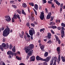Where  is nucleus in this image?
I'll return each instance as SVG.
<instances>
[{"label": "nucleus", "mask_w": 65, "mask_h": 65, "mask_svg": "<svg viewBox=\"0 0 65 65\" xmlns=\"http://www.w3.org/2000/svg\"><path fill=\"white\" fill-rule=\"evenodd\" d=\"M1 31H3V30H4V28L3 27H2L1 28Z\"/></svg>", "instance_id": "nucleus-52"}, {"label": "nucleus", "mask_w": 65, "mask_h": 65, "mask_svg": "<svg viewBox=\"0 0 65 65\" xmlns=\"http://www.w3.org/2000/svg\"><path fill=\"white\" fill-rule=\"evenodd\" d=\"M51 32L52 33H53V34H54V31L53 30H51Z\"/></svg>", "instance_id": "nucleus-64"}, {"label": "nucleus", "mask_w": 65, "mask_h": 65, "mask_svg": "<svg viewBox=\"0 0 65 65\" xmlns=\"http://www.w3.org/2000/svg\"><path fill=\"white\" fill-rule=\"evenodd\" d=\"M47 43H48L49 44H51V43H52V42L51 41L49 40L47 42Z\"/></svg>", "instance_id": "nucleus-44"}, {"label": "nucleus", "mask_w": 65, "mask_h": 65, "mask_svg": "<svg viewBox=\"0 0 65 65\" xmlns=\"http://www.w3.org/2000/svg\"><path fill=\"white\" fill-rule=\"evenodd\" d=\"M48 53L47 52H46L44 54V57H46L48 56Z\"/></svg>", "instance_id": "nucleus-21"}, {"label": "nucleus", "mask_w": 65, "mask_h": 65, "mask_svg": "<svg viewBox=\"0 0 65 65\" xmlns=\"http://www.w3.org/2000/svg\"><path fill=\"white\" fill-rule=\"evenodd\" d=\"M22 14H23L25 15H26V12H25V11L24 10L22 9Z\"/></svg>", "instance_id": "nucleus-19"}, {"label": "nucleus", "mask_w": 65, "mask_h": 65, "mask_svg": "<svg viewBox=\"0 0 65 65\" xmlns=\"http://www.w3.org/2000/svg\"><path fill=\"white\" fill-rule=\"evenodd\" d=\"M5 20L7 21V22H9L11 21V19L10 18V17H9L8 18L6 19H5Z\"/></svg>", "instance_id": "nucleus-24"}, {"label": "nucleus", "mask_w": 65, "mask_h": 65, "mask_svg": "<svg viewBox=\"0 0 65 65\" xmlns=\"http://www.w3.org/2000/svg\"><path fill=\"white\" fill-rule=\"evenodd\" d=\"M13 47V46H12V45L11 44L10 45V49L11 50L12 48Z\"/></svg>", "instance_id": "nucleus-42"}, {"label": "nucleus", "mask_w": 65, "mask_h": 65, "mask_svg": "<svg viewBox=\"0 0 65 65\" xmlns=\"http://www.w3.org/2000/svg\"><path fill=\"white\" fill-rule=\"evenodd\" d=\"M58 41V43L59 44H61V42L60 41V40H59V41Z\"/></svg>", "instance_id": "nucleus-58"}, {"label": "nucleus", "mask_w": 65, "mask_h": 65, "mask_svg": "<svg viewBox=\"0 0 65 65\" xmlns=\"http://www.w3.org/2000/svg\"><path fill=\"white\" fill-rule=\"evenodd\" d=\"M34 7L35 9L36 10H37L38 9V5L37 4L35 5Z\"/></svg>", "instance_id": "nucleus-16"}, {"label": "nucleus", "mask_w": 65, "mask_h": 65, "mask_svg": "<svg viewBox=\"0 0 65 65\" xmlns=\"http://www.w3.org/2000/svg\"><path fill=\"white\" fill-rule=\"evenodd\" d=\"M20 15H19L18 14L17 15V18L18 19H20Z\"/></svg>", "instance_id": "nucleus-41"}, {"label": "nucleus", "mask_w": 65, "mask_h": 65, "mask_svg": "<svg viewBox=\"0 0 65 65\" xmlns=\"http://www.w3.org/2000/svg\"><path fill=\"white\" fill-rule=\"evenodd\" d=\"M50 25L51 26L55 25V23H54V22H52L50 23Z\"/></svg>", "instance_id": "nucleus-27"}, {"label": "nucleus", "mask_w": 65, "mask_h": 65, "mask_svg": "<svg viewBox=\"0 0 65 65\" xmlns=\"http://www.w3.org/2000/svg\"><path fill=\"white\" fill-rule=\"evenodd\" d=\"M48 28H52V29H56L57 27V26H49Z\"/></svg>", "instance_id": "nucleus-15"}, {"label": "nucleus", "mask_w": 65, "mask_h": 65, "mask_svg": "<svg viewBox=\"0 0 65 65\" xmlns=\"http://www.w3.org/2000/svg\"><path fill=\"white\" fill-rule=\"evenodd\" d=\"M17 11L19 14H22V12L19 9L17 10Z\"/></svg>", "instance_id": "nucleus-22"}, {"label": "nucleus", "mask_w": 65, "mask_h": 65, "mask_svg": "<svg viewBox=\"0 0 65 65\" xmlns=\"http://www.w3.org/2000/svg\"><path fill=\"white\" fill-rule=\"evenodd\" d=\"M5 18H9V17H10L9 16H6L5 17Z\"/></svg>", "instance_id": "nucleus-55"}, {"label": "nucleus", "mask_w": 65, "mask_h": 65, "mask_svg": "<svg viewBox=\"0 0 65 65\" xmlns=\"http://www.w3.org/2000/svg\"><path fill=\"white\" fill-rule=\"evenodd\" d=\"M35 59V57L34 56H32L30 58V60L31 61H34Z\"/></svg>", "instance_id": "nucleus-9"}, {"label": "nucleus", "mask_w": 65, "mask_h": 65, "mask_svg": "<svg viewBox=\"0 0 65 65\" xmlns=\"http://www.w3.org/2000/svg\"><path fill=\"white\" fill-rule=\"evenodd\" d=\"M27 9H28V12H29V13H30V9H29V7H28Z\"/></svg>", "instance_id": "nucleus-56"}, {"label": "nucleus", "mask_w": 65, "mask_h": 65, "mask_svg": "<svg viewBox=\"0 0 65 65\" xmlns=\"http://www.w3.org/2000/svg\"><path fill=\"white\" fill-rule=\"evenodd\" d=\"M53 20H54V18H53V17H51L50 20V22L53 21Z\"/></svg>", "instance_id": "nucleus-49"}, {"label": "nucleus", "mask_w": 65, "mask_h": 65, "mask_svg": "<svg viewBox=\"0 0 65 65\" xmlns=\"http://www.w3.org/2000/svg\"><path fill=\"white\" fill-rule=\"evenodd\" d=\"M48 34V38H51V36H52V35H51V34L50 33H48L47 34Z\"/></svg>", "instance_id": "nucleus-20"}, {"label": "nucleus", "mask_w": 65, "mask_h": 65, "mask_svg": "<svg viewBox=\"0 0 65 65\" xmlns=\"http://www.w3.org/2000/svg\"><path fill=\"white\" fill-rule=\"evenodd\" d=\"M13 17V18L14 19H15V20H16V19H17V15H16V14H15Z\"/></svg>", "instance_id": "nucleus-28"}, {"label": "nucleus", "mask_w": 65, "mask_h": 65, "mask_svg": "<svg viewBox=\"0 0 65 65\" xmlns=\"http://www.w3.org/2000/svg\"><path fill=\"white\" fill-rule=\"evenodd\" d=\"M52 7L53 8H55V7L54 6V4H52Z\"/></svg>", "instance_id": "nucleus-54"}, {"label": "nucleus", "mask_w": 65, "mask_h": 65, "mask_svg": "<svg viewBox=\"0 0 65 65\" xmlns=\"http://www.w3.org/2000/svg\"><path fill=\"white\" fill-rule=\"evenodd\" d=\"M56 22L57 23H60V20H58L57 19H56Z\"/></svg>", "instance_id": "nucleus-40"}, {"label": "nucleus", "mask_w": 65, "mask_h": 65, "mask_svg": "<svg viewBox=\"0 0 65 65\" xmlns=\"http://www.w3.org/2000/svg\"><path fill=\"white\" fill-rule=\"evenodd\" d=\"M7 28L5 29L3 31V35L4 37H6L10 33V29L8 26H6Z\"/></svg>", "instance_id": "nucleus-1"}, {"label": "nucleus", "mask_w": 65, "mask_h": 65, "mask_svg": "<svg viewBox=\"0 0 65 65\" xmlns=\"http://www.w3.org/2000/svg\"><path fill=\"white\" fill-rule=\"evenodd\" d=\"M10 2V3L12 4V3H13V2H14V1H11Z\"/></svg>", "instance_id": "nucleus-59"}, {"label": "nucleus", "mask_w": 65, "mask_h": 65, "mask_svg": "<svg viewBox=\"0 0 65 65\" xmlns=\"http://www.w3.org/2000/svg\"><path fill=\"white\" fill-rule=\"evenodd\" d=\"M45 30V29H44V28H42L40 29V32H42V31H43V32H44V31H43L44 30Z\"/></svg>", "instance_id": "nucleus-39"}, {"label": "nucleus", "mask_w": 65, "mask_h": 65, "mask_svg": "<svg viewBox=\"0 0 65 65\" xmlns=\"http://www.w3.org/2000/svg\"><path fill=\"white\" fill-rule=\"evenodd\" d=\"M55 37L56 40L57 41H58L60 40V39H59V38H58V37L57 35H55Z\"/></svg>", "instance_id": "nucleus-33"}, {"label": "nucleus", "mask_w": 65, "mask_h": 65, "mask_svg": "<svg viewBox=\"0 0 65 65\" xmlns=\"http://www.w3.org/2000/svg\"><path fill=\"white\" fill-rule=\"evenodd\" d=\"M51 15H52V13L51 12H50L47 16V18L48 19H50V18H51Z\"/></svg>", "instance_id": "nucleus-11"}, {"label": "nucleus", "mask_w": 65, "mask_h": 65, "mask_svg": "<svg viewBox=\"0 0 65 65\" xmlns=\"http://www.w3.org/2000/svg\"><path fill=\"white\" fill-rule=\"evenodd\" d=\"M7 54L8 55H11L12 56H13V53L10 51H9L7 52Z\"/></svg>", "instance_id": "nucleus-10"}, {"label": "nucleus", "mask_w": 65, "mask_h": 65, "mask_svg": "<svg viewBox=\"0 0 65 65\" xmlns=\"http://www.w3.org/2000/svg\"><path fill=\"white\" fill-rule=\"evenodd\" d=\"M45 46L44 45H41L40 47L41 50H43Z\"/></svg>", "instance_id": "nucleus-30"}, {"label": "nucleus", "mask_w": 65, "mask_h": 65, "mask_svg": "<svg viewBox=\"0 0 65 65\" xmlns=\"http://www.w3.org/2000/svg\"><path fill=\"white\" fill-rule=\"evenodd\" d=\"M61 36L62 38H63V37H64V31L62 32H61Z\"/></svg>", "instance_id": "nucleus-35"}, {"label": "nucleus", "mask_w": 65, "mask_h": 65, "mask_svg": "<svg viewBox=\"0 0 65 65\" xmlns=\"http://www.w3.org/2000/svg\"><path fill=\"white\" fill-rule=\"evenodd\" d=\"M29 52L28 54V56H32V54L33 53V50H29Z\"/></svg>", "instance_id": "nucleus-7"}, {"label": "nucleus", "mask_w": 65, "mask_h": 65, "mask_svg": "<svg viewBox=\"0 0 65 65\" xmlns=\"http://www.w3.org/2000/svg\"><path fill=\"white\" fill-rule=\"evenodd\" d=\"M12 6L13 7H14V8H17V6H15V5H12Z\"/></svg>", "instance_id": "nucleus-47"}, {"label": "nucleus", "mask_w": 65, "mask_h": 65, "mask_svg": "<svg viewBox=\"0 0 65 65\" xmlns=\"http://www.w3.org/2000/svg\"><path fill=\"white\" fill-rule=\"evenodd\" d=\"M14 18H12V22H13V23L14 22Z\"/></svg>", "instance_id": "nucleus-48"}, {"label": "nucleus", "mask_w": 65, "mask_h": 65, "mask_svg": "<svg viewBox=\"0 0 65 65\" xmlns=\"http://www.w3.org/2000/svg\"><path fill=\"white\" fill-rule=\"evenodd\" d=\"M53 61H54L53 60V59H52L51 60L50 65H53Z\"/></svg>", "instance_id": "nucleus-37"}, {"label": "nucleus", "mask_w": 65, "mask_h": 65, "mask_svg": "<svg viewBox=\"0 0 65 65\" xmlns=\"http://www.w3.org/2000/svg\"><path fill=\"white\" fill-rule=\"evenodd\" d=\"M61 59L63 62H65V57L62 56L61 57Z\"/></svg>", "instance_id": "nucleus-18"}, {"label": "nucleus", "mask_w": 65, "mask_h": 65, "mask_svg": "<svg viewBox=\"0 0 65 65\" xmlns=\"http://www.w3.org/2000/svg\"><path fill=\"white\" fill-rule=\"evenodd\" d=\"M62 30L60 31L61 32H64V30L65 31V28H64V27H61Z\"/></svg>", "instance_id": "nucleus-25"}, {"label": "nucleus", "mask_w": 65, "mask_h": 65, "mask_svg": "<svg viewBox=\"0 0 65 65\" xmlns=\"http://www.w3.org/2000/svg\"><path fill=\"white\" fill-rule=\"evenodd\" d=\"M16 59L18 60H22V58H21V57H19L18 56H16Z\"/></svg>", "instance_id": "nucleus-31"}, {"label": "nucleus", "mask_w": 65, "mask_h": 65, "mask_svg": "<svg viewBox=\"0 0 65 65\" xmlns=\"http://www.w3.org/2000/svg\"><path fill=\"white\" fill-rule=\"evenodd\" d=\"M33 10L35 12V13L36 15H37V12L36 11V10H35L34 9H33Z\"/></svg>", "instance_id": "nucleus-38"}, {"label": "nucleus", "mask_w": 65, "mask_h": 65, "mask_svg": "<svg viewBox=\"0 0 65 65\" xmlns=\"http://www.w3.org/2000/svg\"><path fill=\"white\" fill-rule=\"evenodd\" d=\"M43 65H47V63L46 62H44L43 63Z\"/></svg>", "instance_id": "nucleus-61"}, {"label": "nucleus", "mask_w": 65, "mask_h": 65, "mask_svg": "<svg viewBox=\"0 0 65 65\" xmlns=\"http://www.w3.org/2000/svg\"><path fill=\"white\" fill-rule=\"evenodd\" d=\"M31 25L32 26V27H35V25H34V24L33 23H31Z\"/></svg>", "instance_id": "nucleus-57"}, {"label": "nucleus", "mask_w": 65, "mask_h": 65, "mask_svg": "<svg viewBox=\"0 0 65 65\" xmlns=\"http://www.w3.org/2000/svg\"><path fill=\"white\" fill-rule=\"evenodd\" d=\"M45 3H46V0H42Z\"/></svg>", "instance_id": "nucleus-62"}, {"label": "nucleus", "mask_w": 65, "mask_h": 65, "mask_svg": "<svg viewBox=\"0 0 65 65\" xmlns=\"http://www.w3.org/2000/svg\"><path fill=\"white\" fill-rule=\"evenodd\" d=\"M36 59L37 61H39V60H41V61H43V59L40 57L39 56H37L36 57Z\"/></svg>", "instance_id": "nucleus-8"}, {"label": "nucleus", "mask_w": 65, "mask_h": 65, "mask_svg": "<svg viewBox=\"0 0 65 65\" xmlns=\"http://www.w3.org/2000/svg\"><path fill=\"white\" fill-rule=\"evenodd\" d=\"M2 45L4 48V47L5 50L8 48L9 47V45H8V43H6V44L5 43H3L2 44Z\"/></svg>", "instance_id": "nucleus-3"}, {"label": "nucleus", "mask_w": 65, "mask_h": 65, "mask_svg": "<svg viewBox=\"0 0 65 65\" xmlns=\"http://www.w3.org/2000/svg\"><path fill=\"white\" fill-rule=\"evenodd\" d=\"M21 34L22 35H20V37L23 38V36L24 35V32L23 31H22L21 32Z\"/></svg>", "instance_id": "nucleus-14"}, {"label": "nucleus", "mask_w": 65, "mask_h": 65, "mask_svg": "<svg viewBox=\"0 0 65 65\" xmlns=\"http://www.w3.org/2000/svg\"><path fill=\"white\" fill-rule=\"evenodd\" d=\"M34 45L33 44H30L29 45V46H28L27 47V46H25L24 48V50L26 52V53H28L29 51L30 50V49H33L34 48Z\"/></svg>", "instance_id": "nucleus-2"}, {"label": "nucleus", "mask_w": 65, "mask_h": 65, "mask_svg": "<svg viewBox=\"0 0 65 65\" xmlns=\"http://www.w3.org/2000/svg\"><path fill=\"white\" fill-rule=\"evenodd\" d=\"M4 48L2 46V45H0V49L2 51H4V50L3 49Z\"/></svg>", "instance_id": "nucleus-32"}, {"label": "nucleus", "mask_w": 65, "mask_h": 65, "mask_svg": "<svg viewBox=\"0 0 65 65\" xmlns=\"http://www.w3.org/2000/svg\"><path fill=\"white\" fill-rule=\"evenodd\" d=\"M29 34L30 35H31V36H33V33L34 34H35V30H32L31 29H30L29 31Z\"/></svg>", "instance_id": "nucleus-6"}, {"label": "nucleus", "mask_w": 65, "mask_h": 65, "mask_svg": "<svg viewBox=\"0 0 65 65\" xmlns=\"http://www.w3.org/2000/svg\"><path fill=\"white\" fill-rule=\"evenodd\" d=\"M26 25L27 27H30V24H29V23H27Z\"/></svg>", "instance_id": "nucleus-45"}, {"label": "nucleus", "mask_w": 65, "mask_h": 65, "mask_svg": "<svg viewBox=\"0 0 65 65\" xmlns=\"http://www.w3.org/2000/svg\"><path fill=\"white\" fill-rule=\"evenodd\" d=\"M29 57H30V56H29L28 55L27 56V58H26V60H27V59H28L29 58Z\"/></svg>", "instance_id": "nucleus-63"}, {"label": "nucleus", "mask_w": 65, "mask_h": 65, "mask_svg": "<svg viewBox=\"0 0 65 65\" xmlns=\"http://www.w3.org/2000/svg\"><path fill=\"white\" fill-rule=\"evenodd\" d=\"M45 12H46V13H48V10H47V8H46L45 9Z\"/></svg>", "instance_id": "nucleus-46"}, {"label": "nucleus", "mask_w": 65, "mask_h": 65, "mask_svg": "<svg viewBox=\"0 0 65 65\" xmlns=\"http://www.w3.org/2000/svg\"><path fill=\"white\" fill-rule=\"evenodd\" d=\"M15 46H14L13 48L12 49V51L13 52H14V53H15L16 51H15Z\"/></svg>", "instance_id": "nucleus-23"}, {"label": "nucleus", "mask_w": 65, "mask_h": 65, "mask_svg": "<svg viewBox=\"0 0 65 65\" xmlns=\"http://www.w3.org/2000/svg\"><path fill=\"white\" fill-rule=\"evenodd\" d=\"M54 1L56 3V4L58 6L60 5V3H59V2L56 0H54Z\"/></svg>", "instance_id": "nucleus-17"}, {"label": "nucleus", "mask_w": 65, "mask_h": 65, "mask_svg": "<svg viewBox=\"0 0 65 65\" xmlns=\"http://www.w3.org/2000/svg\"><path fill=\"white\" fill-rule=\"evenodd\" d=\"M61 29V27H57V29H58L59 30H60Z\"/></svg>", "instance_id": "nucleus-53"}, {"label": "nucleus", "mask_w": 65, "mask_h": 65, "mask_svg": "<svg viewBox=\"0 0 65 65\" xmlns=\"http://www.w3.org/2000/svg\"><path fill=\"white\" fill-rule=\"evenodd\" d=\"M54 60H55L54 62H55H55L56 63V60H58V59H57V58L56 57H55L54 58Z\"/></svg>", "instance_id": "nucleus-36"}, {"label": "nucleus", "mask_w": 65, "mask_h": 65, "mask_svg": "<svg viewBox=\"0 0 65 65\" xmlns=\"http://www.w3.org/2000/svg\"><path fill=\"white\" fill-rule=\"evenodd\" d=\"M48 3L49 4H53V3H52V2H51L50 1H48Z\"/></svg>", "instance_id": "nucleus-50"}, {"label": "nucleus", "mask_w": 65, "mask_h": 65, "mask_svg": "<svg viewBox=\"0 0 65 65\" xmlns=\"http://www.w3.org/2000/svg\"><path fill=\"white\" fill-rule=\"evenodd\" d=\"M61 55H59L58 56V63L59 64H60V60H61Z\"/></svg>", "instance_id": "nucleus-12"}, {"label": "nucleus", "mask_w": 65, "mask_h": 65, "mask_svg": "<svg viewBox=\"0 0 65 65\" xmlns=\"http://www.w3.org/2000/svg\"><path fill=\"white\" fill-rule=\"evenodd\" d=\"M56 61H54L53 64V65H56Z\"/></svg>", "instance_id": "nucleus-60"}, {"label": "nucleus", "mask_w": 65, "mask_h": 65, "mask_svg": "<svg viewBox=\"0 0 65 65\" xmlns=\"http://www.w3.org/2000/svg\"><path fill=\"white\" fill-rule=\"evenodd\" d=\"M57 51L58 54H60V47H58L57 48Z\"/></svg>", "instance_id": "nucleus-13"}, {"label": "nucleus", "mask_w": 65, "mask_h": 65, "mask_svg": "<svg viewBox=\"0 0 65 65\" xmlns=\"http://www.w3.org/2000/svg\"><path fill=\"white\" fill-rule=\"evenodd\" d=\"M29 5L30 6H34V3H29Z\"/></svg>", "instance_id": "nucleus-29"}, {"label": "nucleus", "mask_w": 65, "mask_h": 65, "mask_svg": "<svg viewBox=\"0 0 65 65\" xmlns=\"http://www.w3.org/2000/svg\"><path fill=\"white\" fill-rule=\"evenodd\" d=\"M25 34L27 35V37H28V38H30V36L29 35V34H28V33L27 31H26Z\"/></svg>", "instance_id": "nucleus-34"}, {"label": "nucleus", "mask_w": 65, "mask_h": 65, "mask_svg": "<svg viewBox=\"0 0 65 65\" xmlns=\"http://www.w3.org/2000/svg\"><path fill=\"white\" fill-rule=\"evenodd\" d=\"M51 59V56H48L47 57L46 59H43V61H45V62H47L50 60Z\"/></svg>", "instance_id": "nucleus-5"}, {"label": "nucleus", "mask_w": 65, "mask_h": 65, "mask_svg": "<svg viewBox=\"0 0 65 65\" xmlns=\"http://www.w3.org/2000/svg\"><path fill=\"white\" fill-rule=\"evenodd\" d=\"M22 6L24 7V8H25V7H27V5L25 3H23L22 4Z\"/></svg>", "instance_id": "nucleus-26"}, {"label": "nucleus", "mask_w": 65, "mask_h": 65, "mask_svg": "<svg viewBox=\"0 0 65 65\" xmlns=\"http://www.w3.org/2000/svg\"><path fill=\"white\" fill-rule=\"evenodd\" d=\"M61 25L63 27H65V24L62 23L61 24Z\"/></svg>", "instance_id": "nucleus-43"}, {"label": "nucleus", "mask_w": 65, "mask_h": 65, "mask_svg": "<svg viewBox=\"0 0 65 65\" xmlns=\"http://www.w3.org/2000/svg\"><path fill=\"white\" fill-rule=\"evenodd\" d=\"M60 7L62 8L63 7V4H61L60 5Z\"/></svg>", "instance_id": "nucleus-51"}, {"label": "nucleus", "mask_w": 65, "mask_h": 65, "mask_svg": "<svg viewBox=\"0 0 65 65\" xmlns=\"http://www.w3.org/2000/svg\"><path fill=\"white\" fill-rule=\"evenodd\" d=\"M40 18L41 20H43V19H44V13L42 12H41L40 16Z\"/></svg>", "instance_id": "nucleus-4"}]
</instances>
